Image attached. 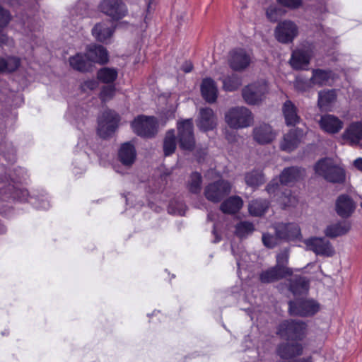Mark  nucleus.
Instances as JSON below:
<instances>
[{"instance_id": "7ed1b4c3", "label": "nucleus", "mask_w": 362, "mask_h": 362, "mask_svg": "<svg viewBox=\"0 0 362 362\" xmlns=\"http://www.w3.org/2000/svg\"><path fill=\"white\" fill-rule=\"evenodd\" d=\"M306 332L307 325L301 320H285L279 325L278 329V334L287 341H302Z\"/></svg>"}, {"instance_id": "a18cd8bd", "label": "nucleus", "mask_w": 362, "mask_h": 362, "mask_svg": "<svg viewBox=\"0 0 362 362\" xmlns=\"http://www.w3.org/2000/svg\"><path fill=\"white\" fill-rule=\"evenodd\" d=\"M266 16L271 22H276L281 16V10L275 5H271L267 8Z\"/></svg>"}, {"instance_id": "bb28decb", "label": "nucleus", "mask_w": 362, "mask_h": 362, "mask_svg": "<svg viewBox=\"0 0 362 362\" xmlns=\"http://www.w3.org/2000/svg\"><path fill=\"white\" fill-rule=\"evenodd\" d=\"M113 32L114 29L107 22L98 23L92 29V35L100 42H107L112 37Z\"/></svg>"}, {"instance_id": "7c9ffc66", "label": "nucleus", "mask_w": 362, "mask_h": 362, "mask_svg": "<svg viewBox=\"0 0 362 362\" xmlns=\"http://www.w3.org/2000/svg\"><path fill=\"white\" fill-rule=\"evenodd\" d=\"M337 100L335 90H323L318 93L317 105L321 110H330Z\"/></svg>"}, {"instance_id": "c03bdc74", "label": "nucleus", "mask_w": 362, "mask_h": 362, "mask_svg": "<svg viewBox=\"0 0 362 362\" xmlns=\"http://www.w3.org/2000/svg\"><path fill=\"white\" fill-rule=\"evenodd\" d=\"M262 242L265 247L274 248L281 242V240L276 234L272 235L269 233H264L262 235Z\"/></svg>"}, {"instance_id": "c9c22d12", "label": "nucleus", "mask_w": 362, "mask_h": 362, "mask_svg": "<svg viewBox=\"0 0 362 362\" xmlns=\"http://www.w3.org/2000/svg\"><path fill=\"white\" fill-rule=\"evenodd\" d=\"M245 182L247 186L256 189L264 183V175L262 171L254 170L245 173Z\"/></svg>"}, {"instance_id": "13d9d810", "label": "nucleus", "mask_w": 362, "mask_h": 362, "mask_svg": "<svg viewBox=\"0 0 362 362\" xmlns=\"http://www.w3.org/2000/svg\"><path fill=\"white\" fill-rule=\"evenodd\" d=\"M354 166L362 172V158H358L354 160Z\"/></svg>"}, {"instance_id": "423d86ee", "label": "nucleus", "mask_w": 362, "mask_h": 362, "mask_svg": "<svg viewBox=\"0 0 362 362\" xmlns=\"http://www.w3.org/2000/svg\"><path fill=\"white\" fill-rule=\"evenodd\" d=\"M232 185L229 181L218 180L206 185L204 189V194L208 201L218 203L230 193Z\"/></svg>"}, {"instance_id": "37998d69", "label": "nucleus", "mask_w": 362, "mask_h": 362, "mask_svg": "<svg viewBox=\"0 0 362 362\" xmlns=\"http://www.w3.org/2000/svg\"><path fill=\"white\" fill-rule=\"evenodd\" d=\"M254 230V226L252 223L243 221L236 226L235 233L240 238L246 237Z\"/></svg>"}, {"instance_id": "4be33fe9", "label": "nucleus", "mask_w": 362, "mask_h": 362, "mask_svg": "<svg viewBox=\"0 0 362 362\" xmlns=\"http://www.w3.org/2000/svg\"><path fill=\"white\" fill-rule=\"evenodd\" d=\"M86 57L90 62L104 64L108 62V52L107 49L98 45H91L87 47Z\"/></svg>"}, {"instance_id": "9b49d317", "label": "nucleus", "mask_w": 362, "mask_h": 362, "mask_svg": "<svg viewBox=\"0 0 362 362\" xmlns=\"http://www.w3.org/2000/svg\"><path fill=\"white\" fill-rule=\"evenodd\" d=\"M101 12L110 16L112 20H119L127 13L126 5L117 0H103L99 5Z\"/></svg>"}, {"instance_id": "39448f33", "label": "nucleus", "mask_w": 362, "mask_h": 362, "mask_svg": "<svg viewBox=\"0 0 362 362\" xmlns=\"http://www.w3.org/2000/svg\"><path fill=\"white\" fill-rule=\"evenodd\" d=\"M133 132L145 138L155 136L158 132V122L154 117L139 115L131 124Z\"/></svg>"}, {"instance_id": "6e6552de", "label": "nucleus", "mask_w": 362, "mask_h": 362, "mask_svg": "<svg viewBox=\"0 0 362 362\" xmlns=\"http://www.w3.org/2000/svg\"><path fill=\"white\" fill-rule=\"evenodd\" d=\"M298 35V27L291 20L280 21L274 29V37L282 44H288Z\"/></svg>"}, {"instance_id": "f704fd0d", "label": "nucleus", "mask_w": 362, "mask_h": 362, "mask_svg": "<svg viewBox=\"0 0 362 362\" xmlns=\"http://www.w3.org/2000/svg\"><path fill=\"white\" fill-rule=\"evenodd\" d=\"M269 206V203L267 200L257 199L250 202L248 210L252 216H261L267 211Z\"/></svg>"}, {"instance_id": "58836bf2", "label": "nucleus", "mask_w": 362, "mask_h": 362, "mask_svg": "<svg viewBox=\"0 0 362 362\" xmlns=\"http://www.w3.org/2000/svg\"><path fill=\"white\" fill-rule=\"evenodd\" d=\"M202 185V176L197 172H193L190 174L187 182V188L192 194H199L201 192Z\"/></svg>"}, {"instance_id": "ea45409f", "label": "nucleus", "mask_w": 362, "mask_h": 362, "mask_svg": "<svg viewBox=\"0 0 362 362\" xmlns=\"http://www.w3.org/2000/svg\"><path fill=\"white\" fill-rule=\"evenodd\" d=\"M176 139L175 131L170 129L166 132L163 140V152L165 156L173 154L176 149Z\"/></svg>"}, {"instance_id": "680f3d73", "label": "nucleus", "mask_w": 362, "mask_h": 362, "mask_svg": "<svg viewBox=\"0 0 362 362\" xmlns=\"http://www.w3.org/2000/svg\"><path fill=\"white\" fill-rule=\"evenodd\" d=\"M360 205H361V208H362V202L361 203V204H360Z\"/></svg>"}, {"instance_id": "4d7b16f0", "label": "nucleus", "mask_w": 362, "mask_h": 362, "mask_svg": "<svg viewBox=\"0 0 362 362\" xmlns=\"http://www.w3.org/2000/svg\"><path fill=\"white\" fill-rule=\"evenodd\" d=\"M192 69L193 65L190 62H185V64L182 66V69L185 73L192 71Z\"/></svg>"}, {"instance_id": "dca6fc26", "label": "nucleus", "mask_w": 362, "mask_h": 362, "mask_svg": "<svg viewBox=\"0 0 362 362\" xmlns=\"http://www.w3.org/2000/svg\"><path fill=\"white\" fill-rule=\"evenodd\" d=\"M287 341L280 344L277 349L276 353L283 359H290L300 356L303 352V346L302 344L298 341Z\"/></svg>"}, {"instance_id": "09e8293b", "label": "nucleus", "mask_w": 362, "mask_h": 362, "mask_svg": "<svg viewBox=\"0 0 362 362\" xmlns=\"http://www.w3.org/2000/svg\"><path fill=\"white\" fill-rule=\"evenodd\" d=\"M289 252L288 249L281 251L276 256V264L279 267H287L286 264L288 262Z\"/></svg>"}, {"instance_id": "f257e3e1", "label": "nucleus", "mask_w": 362, "mask_h": 362, "mask_svg": "<svg viewBox=\"0 0 362 362\" xmlns=\"http://www.w3.org/2000/svg\"><path fill=\"white\" fill-rule=\"evenodd\" d=\"M314 170L317 175L323 177L328 182L341 183L345 180L344 169L337 165L331 158L320 159L315 165Z\"/></svg>"}, {"instance_id": "052dcab7", "label": "nucleus", "mask_w": 362, "mask_h": 362, "mask_svg": "<svg viewBox=\"0 0 362 362\" xmlns=\"http://www.w3.org/2000/svg\"><path fill=\"white\" fill-rule=\"evenodd\" d=\"M208 219L212 221V217H211V214H209L208 215Z\"/></svg>"}, {"instance_id": "5701e85b", "label": "nucleus", "mask_w": 362, "mask_h": 362, "mask_svg": "<svg viewBox=\"0 0 362 362\" xmlns=\"http://www.w3.org/2000/svg\"><path fill=\"white\" fill-rule=\"evenodd\" d=\"M319 124L323 131L332 134L338 133L344 126L343 122L332 115L322 116Z\"/></svg>"}, {"instance_id": "4468645a", "label": "nucleus", "mask_w": 362, "mask_h": 362, "mask_svg": "<svg viewBox=\"0 0 362 362\" xmlns=\"http://www.w3.org/2000/svg\"><path fill=\"white\" fill-rule=\"evenodd\" d=\"M273 228L281 241L293 240L300 235V229L295 223H277Z\"/></svg>"}, {"instance_id": "bf43d9fd", "label": "nucleus", "mask_w": 362, "mask_h": 362, "mask_svg": "<svg viewBox=\"0 0 362 362\" xmlns=\"http://www.w3.org/2000/svg\"><path fill=\"white\" fill-rule=\"evenodd\" d=\"M152 1H153V0H151V1L148 2V6H147V12H148V13H150V11H151Z\"/></svg>"}, {"instance_id": "a878e982", "label": "nucleus", "mask_w": 362, "mask_h": 362, "mask_svg": "<svg viewBox=\"0 0 362 362\" xmlns=\"http://www.w3.org/2000/svg\"><path fill=\"white\" fill-rule=\"evenodd\" d=\"M343 138L351 145H356L362 140V122L351 123L344 131Z\"/></svg>"}, {"instance_id": "864d4df0", "label": "nucleus", "mask_w": 362, "mask_h": 362, "mask_svg": "<svg viewBox=\"0 0 362 362\" xmlns=\"http://www.w3.org/2000/svg\"><path fill=\"white\" fill-rule=\"evenodd\" d=\"M279 188V185L276 181L272 180L271 181L267 186L266 190L270 194L276 193Z\"/></svg>"}, {"instance_id": "20e7f679", "label": "nucleus", "mask_w": 362, "mask_h": 362, "mask_svg": "<svg viewBox=\"0 0 362 362\" xmlns=\"http://www.w3.org/2000/svg\"><path fill=\"white\" fill-rule=\"evenodd\" d=\"M269 93V85L264 80L257 81L245 86L242 89V96L248 105L261 103Z\"/></svg>"}, {"instance_id": "473e14b6", "label": "nucleus", "mask_w": 362, "mask_h": 362, "mask_svg": "<svg viewBox=\"0 0 362 362\" xmlns=\"http://www.w3.org/2000/svg\"><path fill=\"white\" fill-rule=\"evenodd\" d=\"M243 201L239 196H232L226 199L220 206V209L224 214H235L243 206Z\"/></svg>"}, {"instance_id": "0eeeda50", "label": "nucleus", "mask_w": 362, "mask_h": 362, "mask_svg": "<svg viewBox=\"0 0 362 362\" xmlns=\"http://www.w3.org/2000/svg\"><path fill=\"white\" fill-rule=\"evenodd\" d=\"M177 139L179 146L184 151H192L195 147L193 122L191 119L177 123Z\"/></svg>"}, {"instance_id": "79ce46f5", "label": "nucleus", "mask_w": 362, "mask_h": 362, "mask_svg": "<svg viewBox=\"0 0 362 362\" xmlns=\"http://www.w3.org/2000/svg\"><path fill=\"white\" fill-rule=\"evenodd\" d=\"M309 283L305 278L299 277L293 280L290 285V290L295 294L303 293L308 290Z\"/></svg>"}, {"instance_id": "4c0bfd02", "label": "nucleus", "mask_w": 362, "mask_h": 362, "mask_svg": "<svg viewBox=\"0 0 362 362\" xmlns=\"http://www.w3.org/2000/svg\"><path fill=\"white\" fill-rule=\"evenodd\" d=\"M21 61L16 57H0V74L4 72H12L20 66Z\"/></svg>"}, {"instance_id": "e433bc0d", "label": "nucleus", "mask_w": 362, "mask_h": 362, "mask_svg": "<svg viewBox=\"0 0 362 362\" xmlns=\"http://www.w3.org/2000/svg\"><path fill=\"white\" fill-rule=\"evenodd\" d=\"M223 89L226 91H235L242 85V80L237 74H232L221 78Z\"/></svg>"}, {"instance_id": "8fccbe9b", "label": "nucleus", "mask_w": 362, "mask_h": 362, "mask_svg": "<svg viewBox=\"0 0 362 362\" xmlns=\"http://www.w3.org/2000/svg\"><path fill=\"white\" fill-rule=\"evenodd\" d=\"M277 2L284 7L290 9H297L302 6L303 0H276Z\"/></svg>"}, {"instance_id": "5fc2aeb1", "label": "nucleus", "mask_w": 362, "mask_h": 362, "mask_svg": "<svg viewBox=\"0 0 362 362\" xmlns=\"http://www.w3.org/2000/svg\"><path fill=\"white\" fill-rule=\"evenodd\" d=\"M98 86V83L95 80H88L85 81L82 85V88L86 90L87 89L93 90Z\"/></svg>"}, {"instance_id": "c756f323", "label": "nucleus", "mask_w": 362, "mask_h": 362, "mask_svg": "<svg viewBox=\"0 0 362 362\" xmlns=\"http://www.w3.org/2000/svg\"><path fill=\"white\" fill-rule=\"evenodd\" d=\"M282 112L288 126H294L299 122L300 117L298 115L297 107L291 100H286L284 103Z\"/></svg>"}, {"instance_id": "2f4dec72", "label": "nucleus", "mask_w": 362, "mask_h": 362, "mask_svg": "<svg viewBox=\"0 0 362 362\" xmlns=\"http://www.w3.org/2000/svg\"><path fill=\"white\" fill-rule=\"evenodd\" d=\"M333 80V76L331 71L323 69H313L310 78V83L313 86H323L330 85V81Z\"/></svg>"}, {"instance_id": "c85d7f7f", "label": "nucleus", "mask_w": 362, "mask_h": 362, "mask_svg": "<svg viewBox=\"0 0 362 362\" xmlns=\"http://www.w3.org/2000/svg\"><path fill=\"white\" fill-rule=\"evenodd\" d=\"M136 155V150L129 142L123 144L118 153L120 162L127 167L131 166L134 163Z\"/></svg>"}, {"instance_id": "49530a36", "label": "nucleus", "mask_w": 362, "mask_h": 362, "mask_svg": "<svg viewBox=\"0 0 362 362\" xmlns=\"http://www.w3.org/2000/svg\"><path fill=\"white\" fill-rule=\"evenodd\" d=\"M115 88L114 86H104L100 92V98L103 101L105 102L112 99L115 95Z\"/></svg>"}, {"instance_id": "cd10ccee", "label": "nucleus", "mask_w": 362, "mask_h": 362, "mask_svg": "<svg viewBox=\"0 0 362 362\" xmlns=\"http://www.w3.org/2000/svg\"><path fill=\"white\" fill-rule=\"evenodd\" d=\"M201 91L203 98L208 103H211L216 101L218 95V89L213 79L210 78H204L201 85Z\"/></svg>"}, {"instance_id": "1a4fd4ad", "label": "nucleus", "mask_w": 362, "mask_h": 362, "mask_svg": "<svg viewBox=\"0 0 362 362\" xmlns=\"http://www.w3.org/2000/svg\"><path fill=\"white\" fill-rule=\"evenodd\" d=\"M119 118L118 115L112 110L105 111L98 119V134L106 138L112 134L118 125Z\"/></svg>"}, {"instance_id": "603ef678", "label": "nucleus", "mask_w": 362, "mask_h": 362, "mask_svg": "<svg viewBox=\"0 0 362 362\" xmlns=\"http://www.w3.org/2000/svg\"><path fill=\"white\" fill-rule=\"evenodd\" d=\"M311 86L312 84L310 83V81L309 83H305L301 79H297L295 82L296 88L301 91H304Z\"/></svg>"}, {"instance_id": "f8f14e48", "label": "nucleus", "mask_w": 362, "mask_h": 362, "mask_svg": "<svg viewBox=\"0 0 362 362\" xmlns=\"http://www.w3.org/2000/svg\"><path fill=\"white\" fill-rule=\"evenodd\" d=\"M251 62V54L244 49H235L229 54L228 64L233 71H244L250 66Z\"/></svg>"}, {"instance_id": "393cba45", "label": "nucleus", "mask_w": 362, "mask_h": 362, "mask_svg": "<svg viewBox=\"0 0 362 362\" xmlns=\"http://www.w3.org/2000/svg\"><path fill=\"white\" fill-rule=\"evenodd\" d=\"M351 228V225L349 221H339L327 226L325 230V234L327 237L334 238L346 234Z\"/></svg>"}, {"instance_id": "aec40b11", "label": "nucleus", "mask_w": 362, "mask_h": 362, "mask_svg": "<svg viewBox=\"0 0 362 362\" xmlns=\"http://www.w3.org/2000/svg\"><path fill=\"white\" fill-rule=\"evenodd\" d=\"M313 57V52L310 49H299L293 52L290 64L295 69H305L310 63Z\"/></svg>"}, {"instance_id": "b1692460", "label": "nucleus", "mask_w": 362, "mask_h": 362, "mask_svg": "<svg viewBox=\"0 0 362 362\" xmlns=\"http://www.w3.org/2000/svg\"><path fill=\"white\" fill-rule=\"evenodd\" d=\"M304 175V170L297 167H289L281 172L279 180L283 185H291L301 180Z\"/></svg>"}, {"instance_id": "6e6d98bb", "label": "nucleus", "mask_w": 362, "mask_h": 362, "mask_svg": "<svg viewBox=\"0 0 362 362\" xmlns=\"http://www.w3.org/2000/svg\"><path fill=\"white\" fill-rule=\"evenodd\" d=\"M11 40L8 36L0 28V45H10Z\"/></svg>"}, {"instance_id": "6ab92c4d", "label": "nucleus", "mask_w": 362, "mask_h": 362, "mask_svg": "<svg viewBox=\"0 0 362 362\" xmlns=\"http://www.w3.org/2000/svg\"><path fill=\"white\" fill-rule=\"evenodd\" d=\"M304 136L305 132L303 129L298 128L291 129L284 135L281 142V148L283 151L288 152L293 151L298 146Z\"/></svg>"}, {"instance_id": "f03ea898", "label": "nucleus", "mask_w": 362, "mask_h": 362, "mask_svg": "<svg viewBox=\"0 0 362 362\" xmlns=\"http://www.w3.org/2000/svg\"><path fill=\"white\" fill-rule=\"evenodd\" d=\"M225 120L230 127L238 129L252 125L254 117L248 108L240 106L230 108L225 115Z\"/></svg>"}, {"instance_id": "f3484780", "label": "nucleus", "mask_w": 362, "mask_h": 362, "mask_svg": "<svg viewBox=\"0 0 362 362\" xmlns=\"http://www.w3.org/2000/svg\"><path fill=\"white\" fill-rule=\"evenodd\" d=\"M217 124V118L214 110L209 107L199 110L197 121L198 128L204 132L214 129Z\"/></svg>"}, {"instance_id": "3c124183", "label": "nucleus", "mask_w": 362, "mask_h": 362, "mask_svg": "<svg viewBox=\"0 0 362 362\" xmlns=\"http://www.w3.org/2000/svg\"><path fill=\"white\" fill-rule=\"evenodd\" d=\"M281 202L284 205V206H293L297 204L298 200L295 196H293L290 192H288L284 194V196L281 197Z\"/></svg>"}, {"instance_id": "72a5a7b5", "label": "nucleus", "mask_w": 362, "mask_h": 362, "mask_svg": "<svg viewBox=\"0 0 362 362\" xmlns=\"http://www.w3.org/2000/svg\"><path fill=\"white\" fill-rule=\"evenodd\" d=\"M69 64L74 70L81 72L88 71L90 69V63L87 59L86 54L83 55L81 53L71 57L69 58Z\"/></svg>"}, {"instance_id": "a19ab883", "label": "nucleus", "mask_w": 362, "mask_h": 362, "mask_svg": "<svg viewBox=\"0 0 362 362\" xmlns=\"http://www.w3.org/2000/svg\"><path fill=\"white\" fill-rule=\"evenodd\" d=\"M117 70L114 68L104 67L100 69L97 74L98 79L104 83H113L117 78Z\"/></svg>"}, {"instance_id": "de8ad7c7", "label": "nucleus", "mask_w": 362, "mask_h": 362, "mask_svg": "<svg viewBox=\"0 0 362 362\" xmlns=\"http://www.w3.org/2000/svg\"><path fill=\"white\" fill-rule=\"evenodd\" d=\"M12 19L11 13L0 6V28H6Z\"/></svg>"}, {"instance_id": "2eb2a0df", "label": "nucleus", "mask_w": 362, "mask_h": 362, "mask_svg": "<svg viewBox=\"0 0 362 362\" xmlns=\"http://www.w3.org/2000/svg\"><path fill=\"white\" fill-rule=\"evenodd\" d=\"M276 134L272 127L266 123L256 125L252 130L254 140L259 144H267L273 141Z\"/></svg>"}, {"instance_id": "a211bd4d", "label": "nucleus", "mask_w": 362, "mask_h": 362, "mask_svg": "<svg viewBox=\"0 0 362 362\" xmlns=\"http://www.w3.org/2000/svg\"><path fill=\"white\" fill-rule=\"evenodd\" d=\"M292 272V270L288 267H279L275 265L263 271L259 275V279L261 282L264 284L272 283L291 275Z\"/></svg>"}, {"instance_id": "9d476101", "label": "nucleus", "mask_w": 362, "mask_h": 362, "mask_svg": "<svg viewBox=\"0 0 362 362\" xmlns=\"http://www.w3.org/2000/svg\"><path fill=\"white\" fill-rule=\"evenodd\" d=\"M289 313L291 315L309 316L319 310V305L313 300L299 299L289 302Z\"/></svg>"}, {"instance_id": "ddd939ff", "label": "nucleus", "mask_w": 362, "mask_h": 362, "mask_svg": "<svg viewBox=\"0 0 362 362\" xmlns=\"http://www.w3.org/2000/svg\"><path fill=\"white\" fill-rule=\"evenodd\" d=\"M308 250L317 255L331 257L334 254V250L330 242L323 238H310L304 241Z\"/></svg>"}, {"instance_id": "412c9836", "label": "nucleus", "mask_w": 362, "mask_h": 362, "mask_svg": "<svg viewBox=\"0 0 362 362\" xmlns=\"http://www.w3.org/2000/svg\"><path fill=\"white\" fill-rule=\"evenodd\" d=\"M336 211L342 218L350 216L356 209L355 202L347 194L340 195L336 200Z\"/></svg>"}]
</instances>
